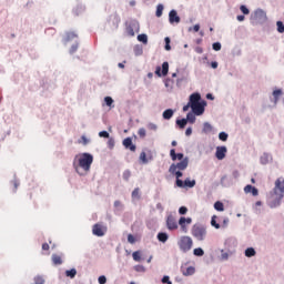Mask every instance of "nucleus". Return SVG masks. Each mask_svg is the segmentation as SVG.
<instances>
[{
    "label": "nucleus",
    "mask_w": 284,
    "mask_h": 284,
    "mask_svg": "<svg viewBox=\"0 0 284 284\" xmlns=\"http://www.w3.org/2000/svg\"><path fill=\"white\" fill-rule=\"evenodd\" d=\"M92 163H94V156H92L90 153H82L74 158L73 168L75 172L80 174V176H83L90 172Z\"/></svg>",
    "instance_id": "obj_1"
},
{
    "label": "nucleus",
    "mask_w": 284,
    "mask_h": 284,
    "mask_svg": "<svg viewBox=\"0 0 284 284\" xmlns=\"http://www.w3.org/2000/svg\"><path fill=\"white\" fill-rule=\"evenodd\" d=\"M191 234L196 241H205L207 236V229L201 224H194L191 229Z\"/></svg>",
    "instance_id": "obj_2"
},
{
    "label": "nucleus",
    "mask_w": 284,
    "mask_h": 284,
    "mask_svg": "<svg viewBox=\"0 0 284 284\" xmlns=\"http://www.w3.org/2000/svg\"><path fill=\"white\" fill-rule=\"evenodd\" d=\"M267 21V13L263 11V9H257L251 16V23L252 26H261Z\"/></svg>",
    "instance_id": "obj_3"
},
{
    "label": "nucleus",
    "mask_w": 284,
    "mask_h": 284,
    "mask_svg": "<svg viewBox=\"0 0 284 284\" xmlns=\"http://www.w3.org/2000/svg\"><path fill=\"white\" fill-rule=\"evenodd\" d=\"M178 245L181 252L186 253V252H190V250H192V246L194 245V241H192V237L190 236H182L178 242Z\"/></svg>",
    "instance_id": "obj_4"
},
{
    "label": "nucleus",
    "mask_w": 284,
    "mask_h": 284,
    "mask_svg": "<svg viewBox=\"0 0 284 284\" xmlns=\"http://www.w3.org/2000/svg\"><path fill=\"white\" fill-rule=\"evenodd\" d=\"M189 163H190V161L187 160V158H185L178 164H171L169 168L170 174H174V172H176V170H180L182 172H183V170H187Z\"/></svg>",
    "instance_id": "obj_5"
},
{
    "label": "nucleus",
    "mask_w": 284,
    "mask_h": 284,
    "mask_svg": "<svg viewBox=\"0 0 284 284\" xmlns=\"http://www.w3.org/2000/svg\"><path fill=\"white\" fill-rule=\"evenodd\" d=\"M168 72H170V63L168 62L162 63V71H161V67L155 68L156 77H168Z\"/></svg>",
    "instance_id": "obj_6"
},
{
    "label": "nucleus",
    "mask_w": 284,
    "mask_h": 284,
    "mask_svg": "<svg viewBox=\"0 0 284 284\" xmlns=\"http://www.w3.org/2000/svg\"><path fill=\"white\" fill-rule=\"evenodd\" d=\"M106 231L108 229L101 224H94L92 227V234H94V236H105Z\"/></svg>",
    "instance_id": "obj_7"
},
{
    "label": "nucleus",
    "mask_w": 284,
    "mask_h": 284,
    "mask_svg": "<svg viewBox=\"0 0 284 284\" xmlns=\"http://www.w3.org/2000/svg\"><path fill=\"white\" fill-rule=\"evenodd\" d=\"M193 114H195V116H201V114H203V112H205V106L203 105V103H197V104H193L191 106Z\"/></svg>",
    "instance_id": "obj_8"
},
{
    "label": "nucleus",
    "mask_w": 284,
    "mask_h": 284,
    "mask_svg": "<svg viewBox=\"0 0 284 284\" xmlns=\"http://www.w3.org/2000/svg\"><path fill=\"white\" fill-rule=\"evenodd\" d=\"M185 223L187 225H190L192 223V219L191 217H180V220H179V225H180L182 232H184V234H187V226L185 225Z\"/></svg>",
    "instance_id": "obj_9"
},
{
    "label": "nucleus",
    "mask_w": 284,
    "mask_h": 284,
    "mask_svg": "<svg viewBox=\"0 0 284 284\" xmlns=\"http://www.w3.org/2000/svg\"><path fill=\"white\" fill-rule=\"evenodd\" d=\"M166 226H168V230H179V224L176 223V219H174L172 215H169L166 217Z\"/></svg>",
    "instance_id": "obj_10"
},
{
    "label": "nucleus",
    "mask_w": 284,
    "mask_h": 284,
    "mask_svg": "<svg viewBox=\"0 0 284 284\" xmlns=\"http://www.w3.org/2000/svg\"><path fill=\"white\" fill-rule=\"evenodd\" d=\"M225 154H227V148L226 146H217L215 156L219 161H223L225 159Z\"/></svg>",
    "instance_id": "obj_11"
},
{
    "label": "nucleus",
    "mask_w": 284,
    "mask_h": 284,
    "mask_svg": "<svg viewBox=\"0 0 284 284\" xmlns=\"http://www.w3.org/2000/svg\"><path fill=\"white\" fill-rule=\"evenodd\" d=\"M122 145L126 149L130 150L131 152H136V145L132 143V138H125L122 142Z\"/></svg>",
    "instance_id": "obj_12"
},
{
    "label": "nucleus",
    "mask_w": 284,
    "mask_h": 284,
    "mask_svg": "<svg viewBox=\"0 0 284 284\" xmlns=\"http://www.w3.org/2000/svg\"><path fill=\"white\" fill-rule=\"evenodd\" d=\"M170 23H181V17L176 13V10H171L169 13Z\"/></svg>",
    "instance_id": "obj_13"
},
{
    "label": "nucleus",
    "mask_w": 284,
    "mask_h": 284,
    "mask_svg": "<svg viewBox=\"0 0 284 284\" xmlns=\"http://www.w3.org/2000/svg\"><path fill=\"white\" fill-rule=\"evenodd\" d=\"M181 272L183 276H192L196 272V268L194 266H182Z\"/></svg>",
    "instance_id": "obj_14"
},
{
    "label": "nucleus",
    "mask_w": 284,
    "mask_h": 284,
    "mask_svg": "<svg viewBox=\"0 0 284 284\" xmlns=\"http://www.w3.org/2000/svg\"><path fill=\"white\" fill-rule=\"evenodd\" d=\"M274 192H281V194H284V179L283 178H280L275 181Z\"/></svg>",
    "instance_id": "obj_15"
},
{
    "label": "nucleus",
    "mask_w": 284,
    "mask_h": 284,
    "mask_svg": "<svg viewBox=\"0 0 284 284\" xmlns=\"http://www.w3.org/2000/svg\"><path fill=\"white\" fill-rule=\"evenodd\" d=\"M189 103L191 104V106L201 103V94L200 93H192L190 95Z\"/></svg>",
    "instance_id": "obj_16"
},
{
    "label": "nucleus",
    "mask_w": 284,
    "mask_h": 284,
    "mask_svg": "<svg viewBox=\"0 0 284 284\" xmlns=\"http://www.w3.org/2000/svg\"><path fill=\"white\" fill-rule=\"evenodd\" d=\"M244 192H245V194H250L251 193V194H253V196H258V189L252 186L251 184H247L244 187Z\"/></svg>",
    "instance_id": "obj_17"
},
{
    "label": "nucleus",
    "mask_w": 284,
    "mask_h": 284,
    "mask_svg": "<svg viewBox=\"0 0 284 284\" xmlns=\"http://www.w3.org/2000/svg\"><path fill=\"white\" fill-rule=\"evenodd\" d=\"M171 174H175V176H176L175 183H176L178 187H183V180H181V176H183V172L175 170V172L171 173Z\"/></svg>",
    "instance_id": "obj_18"
},
{
    "label": "nucleus",
    "mask_w": 284,
    "mask_h": 284,
    "mask_svg": "<svg viewBox=\"0 0 284 284\" xmlns=\"http://www.w3.org/2000/svg\"><path fill=\"white\" fill-rule=\"evenodd\" d=\"M77 38H78L77 33H74V32H67L63 41H64V43H70V41H74V39H77Z\"/></svg>",
    "instance_id": "obj_19"
},
{
    "label": "nucleus",
    "mask_w": 284,
    "mask_h": 284,
    "mask_svg": "<svg viewBox=\"0 0 284 284\" xmlns=\"http://www.w3.org/2000/svg\"><path fill=\"white\" fill-rule=\"evenodd\" d=\"M51 261H52L53 265H61L63 263V260L61 258V255H59V254H53L51 256Z\"/></svg>",
    "instance_id": "obj_20"
},
{
    "label": "nucleus",
    "mask_w": 284,
    "mask_h": 284,
    "mask_svg": "<svg viewBox=\"0 0 284 284\" xmlns=\"http://www.w3.org/2000/svg\"><path fill=\"white\" fill-rule=\"evenodd\" d=\"M163 119H165L166 121H170V119L172 116H174V111L172 109H168L163 112L162 114Z\"/></svg>",
    "instance_id": "obj_21"
},
{
    "label": "nucleus",
    "mask_w": 284,
    "mask_h": 284,
    "mask_svg": "<svg viewBox=\"0 0 284 284\" xmlns=\"http://www.w3.org/2000/svg\"><path fill=\"white\" fill-rule=\"evenodd\" d=\"M168 239H170L168 233L161 232L158 234V241H160V243H168Z\"/></svg>",
    "instance_id": "obj_22"
},
{
    "label": "nucleus",
    "mask_w": 284,
    "mask_h": 284,
    "mask_svg": "<svg viewBox=\"0 0 284 284\" xmlns=\"http://www.w3.org/2000/svg\"><path fill=\"white\" fill-rule=\"evenodd\" d=\"M245 256L247 258H252V256H256V251L254 250V247H248L245 250Z\"/></svg>",
    "instance_id": "obj_23"
},
{
    "label": "nucleus",
    "mask_w": 284,
    "mask_h": 284,
    "mask_svg": "<svg viewBox=\"0 0 284 284\" xmlns=\"http://www.w3.org/2000/svg\"><path fill=\"white\" fill-rule=\"evenodd\" d=\"M194 185H196V181L195 180L186 179L183 182V187H194Z\"/></svg>",
    "instance_id": "obj_24"
},
{
    "label": "nucleus",
    "mask_w": 284,
    "mask_h": 284,
    "mask_svg": "<svg viewBox=\"0 0 284 284\" xmlns=\"http://www.w3.org/2000/svg\"><path fill=\"white\" fill-rule=\"evenodd\" d=\"M214 209L217 211V212H223L225 210L224 205H223V202L221 201H217L214 203Z\"/></svg>",
    "instance_id": "obj_25"
},
{
    "label": "nucleus",
    "mask_w": 284,
    "mask_h": 284,
    "mask_svg": "<svg viewBox=\"0 0 284 284\" xmlns=\"http://www.w3.org/2000/svg\"><path fill=\"white\" fill-rule=\"evenodd\" d=\"M282 95H283V91L281 89H277V90L273 91V97L275 99V103H278V99Z\"/></svg>",
    "instance_id": "obj_26"
},
{
    "label": "nucleus",
    "mask_w": 284,
    "mask_h": 284,
    "mask_svg": "<svg viewBox=\"0 0 284 284\" xmlns=\"http://www.w3.org/2000/svg\"><path fill=\"white\" fill-rule=\"evenodd\" d=\"M176 125L183 130L187 125V119L176 120Z\"/></svg>",
    "instance_id": "obj_27"
},
{
    "label": "nucleus",
    "mask_w": 284,
    "mask_h": 284,
    "mask_svg": "<svg viewBox=\"0 0 284 284\" xmlns=\"http://www.w3.org/2000/svg\"><path fill=\"white\" fill-rule=\"evenodd\" d=\"M216 219H217L216 215H213V216H212L211 225H212L213 227H215V230H221V224L216 223Z\"/></svg>",
    "instance_id": "obj_28"
},
{
    "label": "nucleus",
    "mask_w": 284,
    "mask_h": 284,
    "mask_svg": "<svg viewBox=\"0 0 284 284\" xmlns=\"http://www.w3.org/2000/svg\"><path fill=\"white\" fill-rule=\"evenodd\" d=\"M65 276H68L69 278H74V276H77V270L71 268L69 271H65Z\"/></svg>",
    "instance_id": "obj_29"
},
{
    "label": "nucleus",
    "mask_w": 284,
    "mask_h": 284,
    "mask_svg": "<svg viewBox=\"0 0 284 284\" xmlns=\"http://www.w3.org/2000/svg\"><path fill=\"white\" fill-rule=\"evenodd\" d=\"M138 41H140L141 43L148 44V34H139L138 36Z\"/></svg>",
    "instance_id": "obj_30"
},
{
    "label": "nucleus",
    "mask_w": 284,
    "mask_h": 284,
    "mask_svg": "<svg viewBox=\"0 0 284 284\" xmlns=\"http://www.w3.org/2000/svg\"><path fill=\"white\" fill-rule=\"evenodd\" d=\"M155 17H158V18L163 17V4H158L156 11H155Z\"/></svg>",
    "instance_id": "obj_31"
},
{
    "label": "nucleus",
    "mask_w": 284,
    "mask_h": 284,
    "mask_svg": "<svg viewBox=\"0 0 284 284\" xmlns=\"http://www.w3.org/2000/svg\"><path fill=\"white\" fill-rule=\"evenodd\" d=\"M193 254L194 256H203L205 254V251H203V248L197 247L193 250Z\"/></svg>",
    "instance_id": "obj_32"
},
{
    "label": "nucleus",
    "mask_w": 284,
    "mask_h": 284,
    "mask_svg": "<svg viewBox=\"0 0 284 284\" xmlns=\"http://www.w3.org/2000/svg\"><path fill=\"white\" fill-rule=\"evenodd\" d=\"M132 199H141V190L135 187L132 192Z\"/></svg>",
    "instance_id": "obj_33"
},
{
    "label": "nucleus",
    "mask_w": 284,
    "mask_h": 284,
    "mask_svg": "<svg viewBox=\"0 0 284 284\" xmlns=\"http://www.w3.org/2000/svg\"><path fill=\"white\" fill-rule=\"evenodd\" d=\"M187 121H189V123H194L196 121V115H194V113H187L186 122Z\"/></svg>",
    "instance_id": "obj_34"
},
{
    "label": "nucleus",
    "mask_w": 284,
    "mask_h": 284,
    "mask_svg": "<svg viewBox=\"0 0 284 284\" xmlns=\"http://www.w3.org/2000/svg\"><path fill=\"white\" fill-rule=\"evenodd\" d=\"M132 256H133V261H136V263H140V261H141V252L140 251L133 252Z\"/></svg>",
    "instance_id": "obj_35"
},
{
    "label": "nucleus",
    "mask_w": 284,
    "mask_h": 284,
    "mask_svg": "<svg viewBox=\"0 0 284 284\" xmlns=\"http://www.w3.org/2000/svg\"><path fill=\"white\" fill-rule=\"evenodd\" d=\"M140 161H142V163L148 164L150 160H148V155L145 154V152H141L140 153Z\"/></svg>",
    "instance_id": "obj_36"
},
{
    "label": "nucleus",
    "mask_w": 284,
    "mask_h": 284,
    "mask_svg": "<svg viewBox=\"0 0 284 284\" xmlns=\"http://www.w3.org/2000/svg\"><path fill=\"white\" fill-rule=\"evenodd\" d=\"M276 26H277V32H280V34H283V32H284L283 21H277Z\"/></svg>",
    "instance_id": "obj_37"
},
{
    "label": "nucleus",
    "mask_w": 284,
    "mask_h": 284,
    "mask_svg": "<svg viewBox=\"0 0 284 284\" xmlns=\"http://www.w3.org/2000/svg\"><path fill=\"white\" fill-rule=\"evenodd\" d=\"M123 180L124 181H130V176H132V172H130V170H125L124 172H123Z\"/></svg>",
    "instance_id": "obj_38"
},
{
    "label": "nucleus",
    "mask_w": 284,
    "mask_h": 284,
    "mask_svg": "<svg viewBox=\"0 0 284 284\" xmlns=\"http://www.w3.org/2000/svg\"><path fill=\"white\" fill-rule=\"evenodd\" d=\"M283 199V194H281L275 202H271V207H277V205H281V200Z\"/></svg>",
    "instance_id": "obj_39"
},
{
    "label": "nucleus",
    "mask_w": 284,
    "mask_h": 284,
    "mask_svg": "<svg viewBox=\"0 0 284 284\" xmlns=\"http://www.w3.org/2000/svg\"><path fill=\"white\" fill-rule=\"evenodd\" d=\"M104 102L109 108H112V103H114V100L111 97H105Z\"/></svg>",
    "instance_id": "obj_40"
},
{
    "label": "nucleus",
    "mask_w": 284,
    "mask_h": 284,
    "mask_svg": "<svg viewBox=\"0 0 284 284\" xmlns=\"http://www.w3.org/2000/svg\"><path fill=\"white\" fill-rule=\"evenodd\" d=\"M138 134H139L140 139H145V135H146L145 129H143V128L139 129Z\"/></svg>",
    "instance_id": "obj_41"
},
{
    "label": "nucleus",
    "mask_w": 284,
    "mask_h": 284,
    "mask_svg": "<svg viewBox=\"0 0 284 284\" xmlns=\"http://www.w3.org/2000/svg\"><path fill=\"white\" fill-rule=\"evenodd\" d=\"M126 34L129 37H134V28H132V26L126 27Z\"/></svg>",
    "instance_id": "obj_42"
},
{
    "label": "nucleus",
    "mask_w": 284,
    "mask_h": 284,
    "mask_svg": "<svg viewBox=\"0 0 284 284\" xmlns=\"http://www.w3.org/2000/svg\"><path fill=\"white\" fill-rule=\"evenodd\" d=\"M98 283H99V284H105V283H108V278L105 277V275H101V276L98 278Z\"/></svg>",
    "instance_id": "obj_43"
},
{
    "label": "nucleus",
    "mask_w": 284,
    "mask_h": 284,
    "mask_svg": "<svg viewBox=\"0 0 284 284\" xmlns=\"http://www.w3.org/2000/svg\"><path fill=\"white\" fill-rule=\"evenodd\" d=\"M77 50H79V43H75L73 44L71 48H70V54H74V52H77Z\"/></svg>",
    "instance_id": "obj_44"
},
{
    "label": "nucleus",
    "mask_w": 284,
    "mask_h": 284,
    "mask_svg": "<svg viewBox=\"0 0 284 284\" xmlns=\"http://www.w3.org/2000/svg\"><path fill=\"white\" fill-rule=\"evenodd\" d=\"M128 241H129V243H131V245H134V243H136V239L132 234L128 235Z\"/></svg>",
    "instance_id": "obj_45"
},
{
    "label": "nucleus",
    "mask_w": 284,
    "mask_h": 284,
    "mask_svg": "<svg viewBox=\"0 0 284 284\" xmlns=\"http://www.w3.org/2000/svg\"><path fill=\"white\" fill-rule=\"evenodd\" d=\"M99 136H101L102 139H110V133H108V131H101L99 133Z\"/></svg>",
    "instance_id": "obj_46"
},
{
    "label": "nucleus",
    "mask_w": 284,
    "mask_h": 284,
    "mask_svg": "<svg viewBox=\"0 0 284 284\" xmlns=\"http://www.w3.org/2000/svg\"><path fill=\"white\" fill-rule=\"evenodd\" d=\"M219 139H220V141H227V133L221 132V133L219 134Z\"/></svg>",
    "instance_id": "obj_47"
},
{
    "label": "nucleus",
    "mask_w": 284,
    "mask_h": 284,
    "mask_svg": "<svg viewBox=\"0 0 284 284\" xmlns=\"http://www.w3.org/2000/svg\"><path fill=\"white\" fill-rule=\"evenodd\" d=\"M240 10H241V12H243L244 14H250V9H247V7H245L244 4H242V6L240 7Z\"/></svg>",
    "instance_id": "obj_48"
},
{
    "label": "nucleus",
    "mask_w": 284,
    "mask_h": 284,
    "mask_svg": "<svg viewBox=\"0 0 284 284\" xmlns=\"http://www.w3.org/2000/svg\"><path fill=\"white\" fill-rule=\"evenodd\" d=\"M148 130H151V131H153V132H156L158 126H156V124H154V123H149V124H148Z\"/></svg>",
    "instance_id": "obj_49"
},
{
    "label": "nucleus",
    "mask_w": 284,
    "mask_h": 284,
    "mask_svg": "<svg viewBox=\"0 0 284 284\" xmlns=\"http://www.w3.org/2000/svg\"><path fill=\"white\" fill-rule=\"evenodd\" d=\"M79 143H82L83 145H88V143H90V141L88 140V138H85V135H82Z\"/></svg>",
    "instance_id": "obj_50"
},
{
    "label": "nucleus",
    "mask_w": 284,
    "mask_h": 284,
    "mask_svg": "<svg viewBox=\"0 0 284 284\" xmlns=\"http://www.w3.org/2000/svg\"><path fill=\"white\" fill-rule=\"evenodd\" d=\"M108 148H110V150H112L114 148V138H110L108 141Z\"/></svg>",
    "instance_id": "obj_51"
},
{
    "label": "nucleus",
    "mask_w": 284,
    "mask_h": 284,
    "mask_svg": "<svg viewBox=\"0 0 284 284\" xmlns=\"http://www.w3.org/2000/svg\"><path fill=\"white\" fill-rule=\"evenodd\" d=\"M213 50H215V52H219L221 50V42L213 43Z\"/></svg>",
    "instance_id": "obj_52"
},
{
    "label": "nucleus",
    "mask_w": 284,
    "mask_h": 284,
    "mask_svg": "<svg viewBox=\"0 0 284 284\" xmlns=\"http://www.w3.org/2000/svg\"><path fill=\"white\" fill-rule=\"evenodd\" d=\"M170 156H171L172 161H176V151L174 149H172L170 151Z\"/></svg>",
    "instance_id": "obj_53"
},
{
    "label": "nucleus",
    "mask_w": 284,
    "mask_h": 284,
    "mask_svg": "<svg viewBox=\"0 0 284 284\" xmlns=\"http://www.w3.org/2000/svg\"><path fill=\"white\" fill-rule=\"evenodd\" d=\"M204 132H212V125L210 123H204Z\"/></svg>",
    "instance_id": "obj_54"
},
{
    "label": "nucleus",
    "mask_w": 284,
    "mask_h": 284,
    "mask_svg": "<svg viewBox=\"0 0 284 284\" xmlns=\"http://www.w3.org/2000/svg\"><path fill=\"white\" fill-rule=\"evenodd\" d=\"M162 283L172 284V281H170V276L164 275V276L162 277Z\"/></svg>",
    "instance_id": "obj_55"
},
{
    "label": "nucleus",
    "mask_w": 284,
    "mask_h": 284,
    "mask_svg": "<svg viewBox=\"0 0 284 284\" xmlns=\"http://www.w3.org/2000/svg\"><path fill=\"white\" fill-rule=\"evenodd\" d=\"M179 214H187V207H185V206H181L180 209H179Z\"/></svg>",
    "instance_id": "obj_56"
},
{
    "label": "nucleus",
    "mask_w": 284,
    "mask_h": 284,
    "mask_svg": "<svg viewBox=\"0 0 284 284\" xmlns=\"http://www.w3.org/2000/svg\"><path fill=\"white\" fill-rule=\"evenodd\" d=\"M42 250H43V252H48L50 250V244L43 243L42 244Z\"/></svg>",
    "instance_id": "obj_57"
},
{
    "label": "nucleus",
    "mask_w": 284,
    "mask_h": 284,
    "mask_svg": "<svg viewBox=\"0 0 284 284\" xmlns=\"http://www.w3.org/2000/svg\"><path fill=\"white\" fill-rule=\"evenodd\" d=\"M135 271L136 272H145V267H143V265H138V266H135Z\"/></svg>",
    "instance_id": "obj_58"
},
{
    "label": "nucleus",
    "mask_w": 284,
    "mask_h": 284,
    "mask_svg": "<svg viewBox=\"0 0 284 284\" xmlns=\"http://www.w3.org/2000/svg\"><path fill=\"white\" fill-rule=\"evenodd\" d=\"M192 108V104L189 102L186 105L183 106V112H187Z\"/></svg>",
    "instance_id": "obj_59"
},
{
    "label": "nucleus",
    "mask_w": 284,
    "mask_h": 284,
    "mask_svg": "<svg viewBox=\"0 0 284 284\" xmlns=\"http://www.w3.org/2000/svg\"><path fill=\"white\" fill-rule=\"evenodd\" d=\"M185 135H186V136H191V135H192V128H187V129H186Z\"/></svg>",
    "instance_id": "obj_60"
},
{
    "label": "nucleus",
    "mask_w": 284,
    "mask_h": 284,
    "mask_svg": "<svg viewBox=\"0 0 284 284\" xmlns=\"http://www.w3.org/2000/svg\"><path fill=\"white\" fill-rule=\"evenodd\" d=\"M211 68H213V70H216V68H219V62H211Z\"/></svg>",
    "instance_id": "obj_61"
},
{
    "label": "nucleus",
    "mask_w": 284,
    "mask_h": 284,
    "mask_svg": "<svg viewBox=\"0 0 284 284\" xmlns=\"http://www.w3.org/2000/svg\"><path fill=\"white\" fill-rule=\"evenodd\" d=\"M222 258H223L224 261H227V258H230V254H227V253H222Z\"/></svg>",
    "instance_id": "obj_62"
},
{
    "label": "nucleus",
    "mask_w": 284,
    "mask_h": 284,
    "mask_svg": "<svg viewBox=\"0 0 284 284\" xmlns=\"http://www.w3.org/2000/svg\"><path fill=\"white\" fill-rule=\"evenodd\" d=\"M176 159L178 161H183V153H178Z\"/></svg>",
    "instance_id": "obj_63"
},
{
    "label": "nucleus",
    "mask_w": 284,
    "mask_h": 284,
    "mask_svg": "<svg viewBox=\"0 0 284 284\" xmlns=\"http://www.w3.org/2000/svg\"><path fill=\"white\" fill-rule=\"evenodd\" d=\"M193 30H194V32H199V30H201V26L195 24V26L193 27Z\"/></svg>",
    "instance_id": "obj_64"
}]
</instances>
